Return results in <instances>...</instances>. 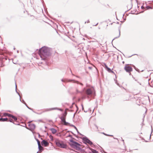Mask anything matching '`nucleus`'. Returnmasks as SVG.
I'll use <instances>...</instances> for the list:
<instances>
[{
    "label": "nucleus",
    "instance_id": "nucleus-17",
    "mask_svg": "<svg viewBox=\"0 0 153 153\" xmlns=\"http://www.w3.org/2000/svg\"><path fill=\"white\" fill-rule=\"evenodd\" d=\"M22 102H23L25 105H26V106L29 108L30 109V108L27 106V104H26L25 103V102L23 100H22Z\"/></svg>",
    "mask_w": 153,
    "mask_h": 153
},
{
    "label": "nucleus",
    "instance_id": "nucleus-21",
    "mask_svg": "<svg viewBox=\"0 0 153 153\" xmlns=\"http://www.w3.org/2000/svg\"><path fill=\"white\" fill-rule=\"evenodd\" d=\"M105 68L106 69H107L108 68V67L105 64Z\"/></svg>",
    "mask_w": 153,
    "mask_h": 153
},
{
    "label": "nucleus",
    "instance_id": "nucleus-6",
    "mask_svg": "<svg viewBox=\"0 0 153 153\" xmlns=\"http://www.w3.org/2000/svg\"><path fill=\"white\" fill-rule=\"evenodd\" d=\"M83 140L85 143H87L90 145L92 144V143L87 138H84L83 139Z\"/></svg>",
    "mask_w": 153,
    "mask_h": 153
},
{
    "label": "nucleus",
    "instance_id": "nucleus-24",
    "mask_svg": "<svg viewBox=\"0 0 153 153\" xmlns=\"http://www.w3.org/2000/svg\"><path fill=\"white\" fill-rule=\"evenodd\" d=\"M94 42H97L98 43H99L100 44V41H98L97 40H96V41H95Z\"/></svg>",
    "mask_w": 153,
    "mask_h": 153
},
{
    "label": "nucleus",
    "instance_id": "nucleus-30",
    "mask_svg": "<svg viewBox=\"0 0 153 153\" xmlns=\"http://www.w3.org/2000/svg\"><path fill=\"white\" fill-rule=\"evenodd\" d=\"M143 6H142V7H141V8H143Z\"/></svg>",
    "mask_w": 153,
    "mask_h": 153
},
{
    "label": "nucleus",
    "instance_id": "nucleus-19",
    "mask_svg": "<svg viewBox=\"0 0 153 153\" xmlns=\"http://www.w3.org/2000/svg\"><path fill=\"white\" fill-rule=\"evenodd\" d=\"M57 108H51L49 110H54V109H56Z\"/></svg>",
    "mask_w": 153,
    "mask_h": 153
},
{
    "label": "nucleus",
    "instance_id": "nucleus-5",
    "mask_svg": "<svg viewBox=\"0 0 153 153\" xmlns=\"http://www.w3.org/2000/svg\"><path fill=\"white\" fill-rule=\"evenodd\" d=\"M94 91L93 88H88L86 91V94L88 95H91L93 92Z\"/></svg>",
    "mask_w": 153,
    "mask_h": 153
},
{
    "label": "nucleus",
    "instance_id": "nucleus-25",
    "mask_svg": "<svg viewBox=\"0 0 153 153\" xmlns=\"http://www.w3.org/2000/svg\"><path fill=\"white\" fill-rule=\"evenodd\" d=\"M32 126H33V127H34V128H35V126L34 125V124H33V125H32Z\"/></svg>",
    "mask_w": 153,
    "mask_h": 153
},
{
    "label": "nucleus",
    "instance_id": "nucleus-14",
    "mask_svg": "<svg viewBox=\"0 0 153 153\" xmlns=\"http://www.w3.org/2000/svg\"><path fill=\"white\" fill-rule=\"evenodd\" d=\"M7 118H2V121H3V122L6 121H7Z\"/></svg>",
    "mask_w": 153,
    "mask_h": 153
},
{
    "label": "nucleus",
    "instance_id": "nucleus-10",
    "mask_svg": "<svg viewBox=\"0 0 153 153\" xmlns=\"http://www.w3.org/2000/svg\"><path fill=\"white\" fill-rule=\"evenodd\" d=\"M4 115L5 116H7L11 118L13 116V115L10 114H9L8 113H4Z\"/></svg>",
    "mask_w": 153,
    "mask_h": 153
},
{
    "label": "nucleus",
    "instance_id": "nucleus-12",
    "mask_svg": "<svg viewBox=\"0 0 153 153\" xmlns=\"http://www.w3.org/2000/svg\"><path fill=\"white\" fill-rule=\"evenodd\" d=\"M107 70L109 72L113 73V72L110 68H108L107 69Z\"/></svg>",
    "mask_w": 153,
    "mask_h": 153
},
{
    "label": "nucleus",
    "instance_id": "nucleus-16",
    "mask_svg": "<svg viewBox=\"0 0 153 153\" xmlns=\"http://www.w3.org/2000/svg\"><path fill=\"white\" fill-rule=\"evenodd\" d=\"M92 152H93V153H98L97 152V151H96V150H93L92 151Z\"/></svg>",
    "mask_w": 153,
    "mask_h": 153
},
{
    "label": "nucleus",
    "instance_id": "nucleus-27",
    "mask_svg": "<svg viewBox=\"0 0 153 153\" xmlns=\"http://www.w3.org/2000/svg\"><path fill=\"white\" fill-rule=\"evenodd\" d=\"M82 109H83V105H82Z\"/></svg>",
    "mask_w": 153,
    "mask_h": 153
},
{
    "label": "nucleus",
    "instance_id": "nucleus-1",
    "mask_svg": "<svg viewBox=\"0 0 153 153\" xmlns=\"http://www.w3.org/2000/svg\"><path fill=\"white\" fill-rule=\"evenodd\" d=\"M49 49L45 47H42L39 49V54L41 59L45 60L46 57L50 55Z\"/></svg>",
    "mask_w": 153,
    "mask_h": 153
},
{
    "label": "nucleus",
    "instance_id": "nucleus-7",
    "mask_svg": "<svg viewBox=\"0 0 153 153\" xmlns=\"http://www.w3.org/2000/svg\"><path fill=\"white\" fill-rule=\"evenodd\" d=\"M37 143H38L39 150L40 151L43 150V148L41 146L40 141L38 139H37Z\"/></svg>",
    "mask_w": 153,
    "mask_h": 153
},
{
    "label": "nucleus",
    "instance_id": "nucleus-26",
    "mask_svg": "<svg viewBox=\"0 0 153 153\" xmlns=\"http://www.w3.org/2000/svg\"><path fill=\"white\" fill-rule=\"evenodd\" d=\"M0 121H2V118H0Z\"/></svg>",
    "mask_w": 153,
    "mask_h": 153
},
{
    "label": "nucleus",
    "instance_id": "nucleus-3",
    "mask_svg": "<svg viewBox=\"0 0 153 153\" xmlns=\"http://www.w3.org/2000/svg\"><path fill=\"white\" fill-rule=\"evenodd\" d=\"M54 142L57 146L59 147L63 148L66 147V145L58 139H55Z\"/></svg>",
    "mask_w": 153,
    "mask_h": 153
},
{
    "label": "nucleus",
    "instance_id": "nucleus-32",
    "mask_svg": "<svg viewBox=\"0 0 153 153\" xmlns=\"http://www.w3.org/2000/svg\"><path fill=\"white\" fill-rule=\"evenodd\" d=\"M38 152H37V153H38Z\"/></svg>",
    "mask_w": 153,
    "mask_h": 153
},
{
    "label": "nucleus",
    "instance_id": "nucleus-18",
    "mask_svg": "<svg viewBox=\"0 0 153 153\" xmlns=\"http://www.w3.org/2000/svg\"><path fill=\"white\" fill-rule=\"evenodd\" d=\"M76 82L78 84H80L81 85H82V83H80L79 82H78V81H76Z\"/></svg>",
    "mask_w": 153,
    "mask_h": 153
},
{
    "label": "nucleus",
    "instance_id": "nucleus-13",
    "mask_svg": "<svg viewBox=\"0 0 153 153\" xmlns=\"http://www.w3.org/2000/svg\"><path fill=\"white\" fill-rule=\"evenodd\" d=\"M12 118H13L14 120L15 121H16L17 120V118L16 117L13 115V116Z\"/></svg>",
    "mask_w": 153,
    "mask_h": 153
},
{
    "label": "nucleus",
    "instance_id": "nucleus-15",
    "mask_svg": "<svg viewBox=\"0 0 153 153\" xmlns=\"http://www.w3.org/2000/svg\"><path fill=\"white\" fill-rule=\"evenodd\" d=\"M15 85H16V92L19 95V93H18L17 91V85L16 84V83L15 82Z\"/></svg>",
    "mask_w": 153,
    "mask_h": 153
},
{
    "label": "nucleus",
    "instance_id": "nucleus-8",
    "mask_svg": "<svg viewBox=\"0 0 153 153\" xmlns=\"http://www.w3.org/2000/svg\"><path fill=\"white\" fill-rule=\"evenodd\" d=\"M42 145H44V146L45 147L49 145V143H48V142L44 140H43L42 141Z\"/></svg>",
    "mask_w": 153,
    "mask_h": 153
},
{
    "label": "nucleus",
    "instance_id": "nucleus-23",
    "mask_svg": "<svg viewBox=\"0 0 153 153\" xmlns=\"http://www.w3.org/2000/svg\"><path fill=\"white\" fill-rule=\"evenodd\" d=\"M89 22H90L89 20H88L87 21V22H85V24L86 22L87 23H88Z\"/></svg>",
    "mask_w": 153,
    "mask_h": 153
},
{
    "label": "nucleus",
    "instance_id": "nucleus-9",
    "mask_svg": "<svg viewBox=\"0 0 153 153\" xmlns=\"http://www.w3.org/2000/svg\"><path fill=\"white\" fill-rule=\"evenodd\" d=\"M50 130L53 134H55L56 132V130L54 128H51Z\"/></svg>",
    "mask_w": 153,
    "mask_h": 153
},
{
    "label": "nucleus",
    "instance_id": "nucleus-2",
    "mask_svg": "<svg viewBox=\"0 0 153 153\" xmlns=\"http://www.w3.org/2000/svg\"><path fill=\"white\" fill-rule=\"evenodd\" d=\"M69 144L71 147L73 148L78 150L80 149V144L72 140H70Z\"/></svg>",
    "mask_w": 153,
    "mask_h": 153
},
{
    "label": "nucleus",
    "instance_id": "nucleus-11",
    "mask_svg": "<svg viewBox=\"0 0 153 153\" xmlns=\"http://www.w3.org/2000/svg\"><path fill=\"white\" fill-rule=\"evenodd\" d=\"M62 82H68L71 81V80H68L66 79H62Z\"/></svg>",
    "mask_w": 153,
    "mask_h": 153
},
{
    "label": "nucleus",
    "instance_id": "nucleus-22",
    "mask_svg": "<svg viewBox=\"0 0 153 153\" xmlns=\"http://www.w3.org/2000/svg\"><path fill=\"white\" fill-rule=\"evenodd\" d=\"M9 121H10V122H13V120L12 119H9Z\"/></svg>",
    "mask_w": 153,
    "mask_h": 153
},
{
    "label": "nucleus",
    "instance_id": "nucleus-4",
    "mask_svg": "<svg viewBox=\"0 0 153 153\" xmlns=\"http://www.w3.org/2000/svg\"><path fill=\"white\" fill-rule=\"evenodd\" d=\"M124 69L127 72L129 73L130 75L131 74L130 72L132 71V68L128 65H126L124 67Z\"/></svg>",
    "mask_w": 153,
    "mask_h": 153
},
{
    "label": "nucleus",
    "instance_id": "nucleus-31",
    "mask_svg": "<svg viewBox=\"0 0 153 153\" xmlns=\"http://www.w3.org/2000/svg\"><path fill=\"white\" fill-rule=\"evenodd\" d=\"M122 141H123V142H124V140H122Z\"/></svg>",
    "mask_w": 153,
    "mask_h": 153
},
{
    "label": "nucleus",
    "instance_id": "nucleus-29",
    "mask_svg": "<svg viewBox=\"0 0 153 153\" xmlns=\"http://www.w3.org/2000/svg\"><path fill=\"white\" fill-rule=\"evenodd\" d=\"M120 33H119V35L118 37H119V36H120Z\"/></svg>",
    "mask_w": 153,
    "mask_h": 153
},
{
    "label": "nucleus",
    "instance_id": "nucleus-28",
    "mask_svg": "<svg viewBox=\"0 0 153 153\" xmlns=\"http://www.w3.org/2000/svg\"><path fill=\"white\" fill-rule=\"evenodd\" d=\"M98 23H97L96 25H95V26H96V25H98Z\"/></svg>",
    "mask_w": 153,
    "mask_h": 153
},
{
    "label": "nucleus",
    "instance_id": "nucleus-20",
    "mask_svg": "<svg viewBox=\"0 0 153 153\" xmlns=\"http://www.w3.org/2000/svg\"><path fill=\"white\" fill-rule=\"evenodd\" d=\"M50 138L51 140H52L53 139V137L51 135H50Z\"/></svg>",
    "mask_w": 153,
    "mask_h": 153
}]
</instances>
